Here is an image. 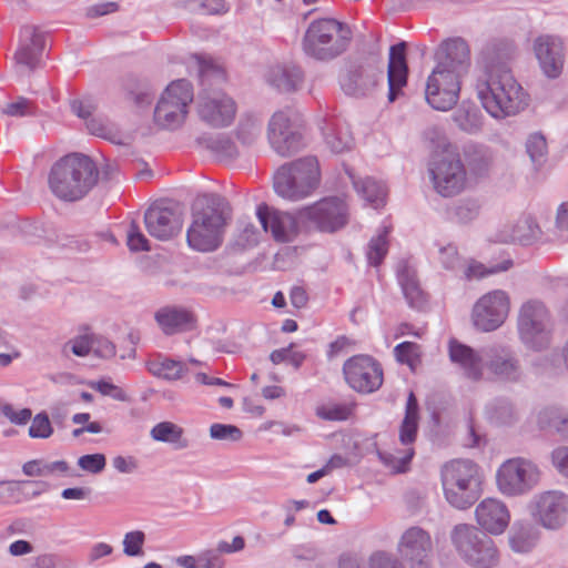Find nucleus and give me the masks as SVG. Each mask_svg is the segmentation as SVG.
I'll list each match as a JSON object with an SVG mask.
<instances>
[{"mask_svg":"<svg viewBox=\"0 0 568 568\" xmlns=\"http://www.w3.org/2000/svg\"><path fill=\"white\" fill-rule=\"evenodd\" d=\"M513 53L510 44L490 42L476 58L473 87L483 108L495 119L516 115L529 103L528 93L511 72Z\"/></svg>","mask_w":568,"mask_h":568,"instance_id":"f257e3e1","label":"nucleus"},{"mask_svg":"<svg viewBox=\"0 0 568 568\" xmlns=\"http://www.w3.org/2000/svg\"><path fill=\"white\" fill-rule=\"evenodd\" d=\"M196 62L200 84L203 87L196 100L199 119L212 128L231 125L237 112L236 103L232 97L213 89L225 81L224 70L201 57H196Z\"/></svg>","mask_w":568,"mask_h":568,"instance_id":"f03ea898","label":"nucleus"},{"mask_svg":"<svg viewBox=\"0 0 568 568\" xmlns=\"http://www.w3.org/2000/svg\"><path fill=\"white\" fill-rule=\"evenodd\" d=\"M99 171L93 160L82 153H70L58 160L49 173V187L60 200L75 202L97 184Z\"/></svg>","mask_w":568,"mask_h":568,"instance_id":"7ed1b4c3","label":"nucleus"},{"mask_svg":"<svg viewBox=\"0 0 568 568\" xmlns=\"http://www.w3.org/2000/svg\"><path fill=\"white\" fill-rule=\"evenodd\" d=\"M231 217L229 202L219 194H205L195 201L193 221L186 232L187 244L201 252L215 250Z\"/></svg>","mask_w":568,"mask_h":568,"instance_id":"20e7f679","label":"nucleus"},{"mask_svg":"<svg viewBox=\"0 0 568 568\" xmlns=\"http://www.w3.org/2000/svg\"><path fill=\"white\" fill-rule=\"evenodd\" d=\"M352 41L348 24L333 18L312 21L303 38V51L317 61H331L342 55Z\"/></svg>","mask_w":568,"mask_h":568,"instance_id":"39448f33","label":"nucleus"},{"mask_svg":"<svg viewBox=\"0 0 568 568\" xmlns=\"http://www.w3.org/2000/svg\"><path fill=\"white\" fill-rule=\"evenodd\" d=\"M442 486L448 504L458 509L470 507L479 497V467L469 459H456L442 467Z\"/></svg>","mask_w":568,"mask_h":568,"instance_id":"423d86ee","label":"nucleus"},{"mask_svg":"<svg viewBox=\"0 0 568 568\" xmlns=\"http://www.w3.org/2000/svg\"><path fill=\"white\" fill-rule=\"evenodd\" d=\"M383 78L381 49L375 42L367 54L347 62L339 75V85L345 94L362 98L372 94Z\"/></svg>","mask_w":568,"mask_h":568,"instance_id":"0eeeda50","label":"nucleus"},{"mask_svg":"<svg viewBox=\"0 0 568 568\" xmlns=\"http://www.w3.org/2000/svg\"><path fill=\"white\" fill-rule=\"evenodd\" d=\"M320 180L317 159L305 156L278 169L274 176V189L280 196L298 201L311 195L318 186Z\"/></svg>","mask_w":568,"mask_h":568,"instance_id":"6e6552de","label":"nucleus"},{"mask_svg":"<svg viewBox=\"0 0 568 568\" xmlns=\"http://www.w3.org/2000/svg\"><path fill=\"white\" fill-rule=\"evenodd\" d=\"M517 329L521 343L527 348L539 352L550 346L554 321L542 301L531 298L521 304L517 317Z\"/></svg>","mask_w":568,"mask_h":568,"instance_id":"1a4fd4ad","label":"nucleus"},{"mask_svg":"<svg viewBox=\"0 0 568 568\" xmlns=\"http://www.w3.org/2000/svg\"><path fill=\"white\" fill-rule=\"evenodd\" d=\"M439 145L443 151L433 155L428 169L433 186L444 197L458 195L467 185L466 168L444 136L440 138Z\"/></svg>","mask_w":568,"mask_h":568,"instance_id":"9d476101","label":"nucleus"},{"mask_svg":"<svg viewBox=\"0 0 568 568\" xmlns=\"http://www.w3.org/2000/svg\"><path fill=\"white\" fill-rule=\"evenodd\" d=\"M452 542L468 565L476 568H491L498 562L495 542L475 526L459 524L450 532Z\"/></svg>","mask_w":568,"mask_h":568,"instance_id":"9b49d317","label":"nucleus"},{"mask_svg":"<svg viewBox=\"0 0 568 568\" xmlns=\"http://www.w3.org/2000/svg\"><path fill=\"white\" fill-rule=\"evenodd\" d=\"M418 403L414 393L410 392L406 402L405 416L399 427V443L403 448L378 449L379 460L392 473H405L415 454L413 444L418 433Z\"/></svg>","mask_w":568,"mask_h":568,"instance_id":"f8f14e48","label":"nucleus"},{"mask_svg":"<svg viewBox=\"0 0 568 568\" xmlns=\"http://www.w3.org/2000/svg\"><path fill=\"white\" fill-rule=\"evenodd\" d=\"M418 403L414 393L410 392L406 402L405 416L399 427V443L403 448L378 449L379 460L392 473H405L415 454L413 444L418 433Z\"/></svg>","mask_w":568,"mask_h":568,"instance_id":"ddd939ff","label":"nucleus"},{"mask_svg":"<svg viewBox=\"0 0 568 568\" xmlns=\"http://www.w3.org/2000/svg\"><path fill=\"white\" fill-rule=\"evenodd\" d=\"M541 470L531 459L514 457L505 460L496 474L498 490L508 497L529 494L540 483Z\"/></svg>","mask_w":568,"mask_h":568,"instance_id":"4468645a","label":"nucleus"},{"mask_svg":"<svg viewBox=\"0 0 568 568\" xmlns=\"http://www.w3.org/2000/svg\"><path fill=\"white\" fill-rule=\"evenodd\" d=\"M193 99V88L187 80L181 79L171 82L156 103L154 110L156 124L169 130L181 126L186 119L189 105Z\"/></svg>","mask_w":568,"mask_h":568,"instance_id":"2eb2a0df","label":"nucleus"},{"mask_svg":"<svg viewBox=\"0 0 568 568\" xmlns=\"http://www.w3.org/2000/svg\"><path fill=\"white\" fill-rule=\"evenodd\" d=\"M302 114L292 108L273 113L266 131L271 148L281 156L297 152L302 142Z\"/></svg>","mask_w":568,"mask_h":568,"instance_id":"dca6fc26","label":"nucleus"},{"mask_svg":"<svg viewBox=\"0 0 568 568\" xmlns=\"http://www.w3.org/2000/svg\"><path fill=\"white\" fill-rule=\"evenodd\" d=\"M396 551L408 568H432L434 541L428 530L420 526H409L399 536Z\"/></svg>","mask_w":568,"mask_h":568,"instance_id":"f3484780","label":"nucleus"},{"mask_svg":"<svg viewBox=\"0 0 568 568\" xmlns=\"http://www.w3.org/2000/svg\"><path fill=\"white\" fill-rule=\"evenodd\" d=\"M534 520L549 530H557L568 521V495L560 490L536 494L529 503Z\"/></svg>","mask_w":568,"mask_h":568,"instance_id":"a211bd4d","label":"nucleus"},{"mask_svg":"<svg viewBox=\"0 0 568 568\" xmlns=\"http://www.w3.org/2000/svg\"><path fill=\"white\" fill-rule=\"evenodd\" d=\"M462 77L435 67L427 78L425 99L435 110L448 111L459 99Z\"/></svg>","mask_w":568,"mask_h":568,"instance_id":"6ab92c4d","label":"nucleus"},{"mask_svg":"<svg viewBox=\"0 0 568 568\" xmlns=\"http://www.w3.org/2000/svg\"><path fill=\"white\" fill-rule=\"evenodd\" d=\"M509 313V297L501 290L483 295L474 305L471 320L474 326L481 332L497 329Z\"/></svg>","mask_w":568,"mask_h":568,"instance_id":"aec40b11","label":"nucleus"},{"mask_svg":"<svg viewBox=\"0 0 568 568\" xmlns=\"http://www.w3.org/2000/svg\"><path fill=\"white\" fill-rule=\"evenodd\" d=\"M301 220L312 222L323 232H335L348 222V207L338 197H327L298 211Z\"/></svg>","mask_w":568,"mask_h":568,"instance_id":"412c9836","label":"nucleus"},{"mask_svg":"<svg viewBox=\"0 0 568 568\" xmlns=\"http://www.w3.org/2000/svg\"><path fill=\"white\" fill-rule=\"evenodd\" d=\"M343 372L347 384L358 393H373L383 384L381 365L367 355H357L347 359Z\"/></svg>","mask_w":568,"mask_h":568,"instance_id":"4be33fe9","label":"nucleus"},{"mask_svg":"<svg viewBox=\"0 0 568 568\" xmlns=\"http://www.w3.org/2000/svg\"><path fill=\"white\" fill-rule=\"evenodd\" d=\"M532 49L542 74L548 79L559 78L566 62L562 40L556 36H539L534 40Z\"/></svg>","mask_w":568,"mask_h":568,"instance_id":"5701e85b","label":"nucleus"},{"mask_svg":"<svg viewBox=\"0 0 568 568\" xmlns=\"http://www.w3.org/2000/svg\"><path fill=\"white\" fill-rule=\"evenodd\" d=\"M255 219L263 232L271 231L277 242H291L298 233L300 214L294 216L287 212L271 211L267 205L260 204L256 209Z\"/></svg>","mask_w":568,"mask_h":568,"instance_id":"b1692460","label":"nucleus"},{"mask_svg":"<svg viewBox=\"0 0 568 568\" xmlns=\"http://www.w3.org/2000/svg\"><path fill=\"white\" fill-rule=\"evenodd\" d=\"M435 62V67L463 78L470 69V48L463 38L447 39L436 50Z\"/></svg>","mask_w":568,"mask_h":568,"instance_id":"393cba45","label":"nucleus"},{"mask_svg":"<svg viewBox=\"0 0 568 568\" xmlns=\"http://www.w3.org/2000/svg\"><path fill=\"white\" fill-rule=\"evenodd\" d=\"M144 224L151 236L168 241L181 231L183 220L179 211L154 204L145 211Z\"/></svg>","mask_w":568,"mask_h":568,"instance_id":"a878e982","label":"nucleus"},{"mask_svg":"<svg viewBox=\"0 0 568 568\" xmlns=\"http://www.w3.org/2000/svg\"><path fill=\"white\" fill-rule=\"evenodd\" d=\"M484 367L499 381L518 382L523 369L515 354L503 346L494 345L483 348Z\"/></svg>","mask_w":568,"mask_h":568,"instance_id":"bb28decb","label":"nucleus"},{"mask_svg":"<svg viewBox=\"0 0 568 568\" xmlns=\"http://www.w3.org/2000/svg\"><path fill=\"white\" fill-rule=\"evenodd\" d=\"M477 524L493 535L503 534L509 525L510 514L501 500L497 498L483 499L475 509Z\"/></svg>","mask_w":568,"mask_h":568,"instance_id":"cd10ccee","label":"nucleus"},{"mask_svg":"<svg viewBox=\"0 0 568 568\" xmlns=\"http://www.w3.org/2000/svg\"><path fill=\"white\" fill-rule=\"evenodd\" d=\"M264 77L271 87L284 93L300 90L305 79L302 68L293 61H280L271 64Z\"/></svg>","mask_w":568,"mask_h":568,"instance_id":"c85d7f7f","label":"nucleus"},{"mask_svg":"<svg viewBox=\"0 0 568 568\" xmlns=\"http://www.w3.org/2000/svg\"><path fill=\"white\" fill-rule=\"evenodd\" d=\"M448 354L450 361L458 365L465 377L471 381H479L483 378L485 361L483 349L480 352H476L457 339H450L448 344Z\"/></svg>","mask_w":568,"mask_h":568,"instance_id":"c756f323","label":"nucleus"},{"mask_svg":"<svg viewBox=\"0 0 568 568\" xmlns=\"http://www.w3.org/2000/svg\"><path fill=\"white\" fill-rule=\"evenodd\" d=\"M20 36V47L14 54L16 62L18 65L32 71L37 68L40 53L43 50V36L32 26L23 27Z\"/></svg>","mask_w":568,"mask_h":568,"instance_id":"7c9ffc66","label":"nucleus"},{"mask_svg":"<svg viewBox=\"0 0 568 568\" xmlns=\"http://www.w3.org/2000/svg\"><path fill=\"white\" fill-rule=\"evenodd\" d=\"M154 320L166 335L191 331L196 323L191 311L179 306L161 307L155 312Z\"/></svg>","mask_w":568,"mask_h":568,"instance_id":"2f4dec72","label":"nucleus"},{"mask_svg":"<svg viewBox=\"0 0 568 568\" xmlns=\"http://www.w3.org/2000/svg\"><path fill=\"white\" fill-rule=\"evenodd\" d=\"M407 73L405 42L392 45L387 67L388 100L390 102L395 101L400 90L406 85Z\"/></svg>","mask_w":568,"mask_h":568,"instance_id":"473e14b6","label":"nucleus"},{"mask_svg":"<svg viewBox=\"0 0 568 568\" xmlns=\"http://www.w3.org/2000/svg\"><path fill=\"white\" fill-rule=\"evenodd\" d=\"M540 235V229L530 216H523L514 223L505 224L496 234L495 241L500 243L530 244Z\"/></svg>","mask_w":568,"mask_h":568,"instance_id":"72a5a7b5","label":"nucleus"},{"mask_svg":"<svg viewBox=\"0 0 568 568\" xmlns=\"http://www.w3.org/2000/svg\"><path fill=\"white\" fill-rule=\"evenodd\" d=\"M397 277L408 304L412 307H420L424 303V296L416 271L406 262H402L398 264Z\"/></svg>","mask_w":568,"mask_h":568,"instance_id":"f704fd0d","label":"nucleus"},{"mask_svg":"<svg viewBox=\"0 0 568 568\" xmlns=\"http://www.w3.org/2000/svg\"><path fill=\"white\" fill-rule=\"evenodd\" d=\"M199 143L220 161H229L239 156L235 143L226 134H214L199 139Z\"/></svg>","mask_w":568,"mask_h":568,"instance_id":"c9c22d12","label":"nucleus"},{"mask_svg":"<svg viewBox=\"0 0 568 568\" xmlns=\"http://www.w3.org/2000/svg\"><path fill=\"white\" fill-rule=\"evenodd\" d=\"M183 435L184 429L172 422L158 423L150 430V436L153 440L174 445L179 449H184L189 446V440Z\"/></svg>","mask_w":568,"mask_h":568,"instance_id":"e433bc0d","label":"nucleus"},{"mask_svg":"<svg viewBox=\"0 0 568 568\" xmlns=\"http://www.w3.org/2000/svg\"><path fill=\"white\" fill-rule=\"evenodd\" d=\"M69 469V464L65 460L31 459L22 465V473L28 477L67 475Z\"/></svg>","mask_w":568,"mask_h":568,"instance_id":"4c0bfd02","label":"nucleus"},{"mask_svg":"<svg viewBox=\"0 0 568 568\" xmlns=\"http://www.w3.org/2000/svg\"><path fill=\"white\" fill-rule=\"evenodd\" d=\"M324 143L334 154L349 151L353 145L352 135L339 125L327 122L323 128Z\"/></svg>","mask_w":568,"mask_h":568,"instance_id":"58836bf2","label":"nucleus"},{"mask_svg":"<svg viewBox=\"0 0 568 568\" xmlns=\"http://www.w3.org/2000/svg\"><path fill=\"white\" fill-rule=\"evenodd\" d=\"M535 420L539 429L564 433L568 418L557 406H544L535 413Z\"/></svg>","mask_w":568,"mask_h":568,"instance_id":"ea45409f","label":"nucleus"},{"mask_svg":"<svg viewBox=\"0 0 568 568\" xmlns=\"http://www.w3.org/2000/svg\"><path fill=\"white\" fill-rule=\"evenodd\" d=\"M347 173L353 181L354 187L365 201L371 203L374 207H378L384 204L386 189L381 182L372 178H365L357 181L352 173Z\"/></svg>","mask_w":568,"mask_h":568,"instance_id":"a19ab883","label":"nucleus"},{"mask_svg":"<svg viewBox=\"0 0 568 568\" xmlns=\"http://www.w3.org/2000/svg\"><path fill=\"white\" fill-rule=\"evenodd\" d=\"M263 230L247 217L240 219L236 225L234 243L241 248L253 247L258 244Z\"/></svg>","mask_w":568,"mask_h":568,"instance_id":"79ce46f5","label":"nucleus"},{"mask_svg":"<svg viewBox=\"0 0 568 568\" xmlns=\"http://www.w3.org/2000/svg\"><path fill=\"white\" fill-rule=\"evenodd\" d=\"M455 124L467 133H476L481 128V115L479 110L473 105L462 104L453 114Z\"/></svg>","mask_w":568,"mask_h":568,"instance_id":"37998d69","label":"nucleus"},{"mask_svg":"<svg viewBox=\"0 0 568 568\" xmlns=\"http://www.w3.org/2000/svg\"><path fill=\"white\" fill-rule=\"evenodd\" d=\"M262 131V121L253 114H244L236 126V138L243 145H252Z\"/></svg>","mask_w":568,"mask_h":568,"instance_id":"c03bdc74","label":"nucleus"},{"mask_svg":"<svg viewBox=\"0 0 568 568\" xmlns=\"http://www.w3.org/2000/svg\"><path fill=\"white\" fill-rule=\"evenodd\" d=\"M511 266V260H504L501 263L494 265H485L475 260H469L466 266L464 267V277L468 281L479 280L491 274L505 272L509 270Z\"/></svg>","mask_w":568,"mask_h":568,"instance_id":"a18cd8bd","label":"nucleus"},{"mask_svg":"<svg viewBox=\"0 0 568 568\" xmlns=\"http://www.w3.org/2000/svg\"><path fill=\"white\" fill-rule=\"evenodd\" d=\"M389 230L384 227L383 231L374 236L369 243L367 248V260L371 265L378 266L384 260L385 255L388 252V242L387 234Z\"/></svg>","mask_w":568,"mask_h":568,"instance_id":"49530a36","label":"nucleus"},{"mask_svg":"<svg viewBox=\"0 0 568 568\" xmlns=\"http://www.w3.org/2000/svg\"><path fill=\"white\" fill-rule=\"evenodd\" d=\"M353 405L351 404H326L316 408V415L324 420L342 422L352 416Z\"/></svg>","mask_w":568,"mask_h":568,"instance_id":"de8ad7c7","label":"nucleus"},{"mask_svg":"<svg viewBox=\"0 0 568 568\" xmlns=\"http://www.w3.org/2000/svg\"><path fill=\"white\" fill-rule=\"evenodd\" d=\"M509 545L516 552H528L536 545V538L528 528L515 527L509 535Z\"/></svg>","mask_w":568,"mask_h":568,"instance_id":"09e8293b","label":"nucleus"},{"mask_svg":"<svg viewBox=\"0 0 568 568\" xmlns=\"http://www.w3.org/2000/svg\"><path fill=\"white\" fill-rule=\"evenodd\" d=\"M85 124L91 134L115 142L118 130L108 119L92 115Z\"/></svg>","mask_w":568,"mask_h":568,"instance_id":"8fccbe9b","label":"nucleus"},{"mask_svg":"<svg viewBox=\"0 0 568 568\" xmlns=\"http://www.w3.org/2000/svg\"><path fill=\"white\" fill-rule=\"evenodd\" d=\"M526 150L531 160L536 165H541L547 155V142L544 135L534 133L529 135L526 142Z\"/></svg>","mask_w":568,"mask_h":568,"instance_id":"3c124183","label":"nucleus"},{"mask_svg":"<svg viewBox=\"0 0 568 568\" xmlns=\"http://www.w3.org/2000/svg\"><path fill=\"white\" fill-rule=\"evenodd\" d=\"M145 534L142 530H132L123 537V552L129 557H139L143 555Z\"/></svg>","mask_w":568,"mask_h":568,"instance_id":"603ef678","label":"nucleus"},{"mask_svg":"<svg viewBox=\"0 0 568 568\" xmlns=\"http://www.w3.org/2000/svg\"><path fill=\"white\" fill-rule=\"evenodd\" d=\"M40 483L32 480H0V504H9L13 500L18 501L17 496L20 494L21 486H38Z\"/></svg>","mask_w":568,"mask_h":568,"instance_id":"864d4df0","label":"nucleus"},{"mask_svg":"<svg viewBox=\"0 0 568 568\" xmlns=\"http://www.w3.org/2000/svg\"><path fill=\"white\" fill-rule=\"evenodd\" d=\"M480 205L476 200H463L454 209V216L458 223H469L479 215Z\"/></svg>","mask_w":568,"mask_h":568,"instance_id":"5fc2aeb1","label":"nucleus"},{"mask_svg":"<svg viewBox=\"0 0 568 568\" xmlns=\"http://www.w3.org/2000/svg\"><path fill=\"white\" fill-rule=\"evenodd\" d=\"M185 372L184 365L173 359H165L161 362L155 369H152L154 375L169 381L181 378Z\"/></svg>","mask_w":568,"mask_h":568,"instance_id":"6e6d98bb","label":"nucleus"},{"mask_svg":"<svg viewBox=\"0 0 568 568\" xmlns=\"http://www.w3.org/2000/svg\"><path fill=\"white\" fill-rule=\"evenodd\" d=\"M53 434V428L47 413H39L32 418L29 427L31 438H49Z\"/></svg>","mask_w":568,"mask_h":568,"instance_id":"4d7b16f0","label":"nucleus"},{"mask_svg":"<svg viewBox=\"0 0 568 568\" xmlns=\"http://www.w3.org/2000/svg\"><path fill=\"white\" fill-rule=\"evenodd\" d=\"M126 244L130 251L140 252V251H150V242L146 236L141 232L136 222L132 221L130 223L128 233H126Z\"/></svg>","mask_w":568,"mask_h":568,"instance_id":"13d9d810","label":"nucleus"},{"mask_svg":"<svg viewBox=\"0 0 568 568\" xmlns=\"http://www.w3.org/2000/svg\"><path fill=\"white\" fill-rule=\"evenodd\" d=\"M210 436L216 440L239 442L242 439L243 433L234 425L213 424L210 427Z\"/></svg>","mask_w":568,"mask_h":568,"instance_id":"bf43d9fd","label":"nucleus"},{"mask_svg":"<svg viewBox=\"0 0 568 568\" xmlns=\"http://www.w3.org/2000/svg\"><path fill=\"white\" fill-rule=\"evenodd\" d=\"M420 347L413 342H403L395 346L394 354L398 362L413 366L418 359Z\"/></svg>","mask_w":568,"mask_h":568,"instance_id":"052dcab7","label":"nucleus"},{"mask_svg":"<svg viewBox=\"0 0 568 568\" xmlns=\"http://www.w3.org/2000/svg\"><path fill=\"white\" fill-rule=\"evenodd\" d=\"M439 262L445 270L457 271L463 267V260L457 247L448 244L439 250Z\"/></svg>","mask_w":568,"mask_h":568,"instance_id":"680f3d73","label":"nucleus"},{"mask_svg":"<svg viewBox=\"0 0 568 568\" xmlns=\"http://www.w3.org/2000/svg\"><path fill=\"white\" fill-rule=\"evenodd\" d=\"M89 387L92 389L99 392L103 396H110L113 399L120 400V402H126L128 395L119 386L106 382V381H93L90 382Z\"/></svg>","mask_w":568,"mask_h":568,"instance_id":"e2e57ef3","label":"nucleus"},{"mask_svg":"<svg viewBox=\"0 0 568 568\" xmlns=\"http://www.w3.org/2000/svg\"><path fill=\"white\" fill-rule=\"evenodd\" d=\"M190 4L191 10L205 14H220L227 10L224 0H193Z\"/></svg>","mask_w":568,"mask_h":568,"instance_id":"0e129e2a","label":"nucleus"},{"mask_svg":"<svg viewBox=\"0 0 568 568\" xmlns=\"http://www.w3.org/2000/svg\"><path fill=\"white\" fill-rule=\"evenodd\" d=\"M106 460L103 454L83 455L78 459L79 467L91 474H99L105 467Z\"/></svg>","mask_w":568,"mask_h":568,"instance_id":"69168bd1","label":"nucleus"},{"mask_svg":"<svg viewBox=\"0 0 568 568\" xmlns=\"http://www.w3.org/2000/svg\"><path fill=\"white\" fill-rule=\"evenodd\" d=\"M0 412L4 417H7L12 424L16 425H24L27 424L31 417L32 412L30 408H22L17 410L13 405L4 404L0 407Z\"/></svg>","mask_w":568,"mask_h":568,"instance_id":"338daca9","label":"nucleus"},{"mask_svg":"<svg viewBox=\"0 0 568 568\" xmlns=\"http://www.w3.org/2000/svg\"><path fill=\"white\" fill-rule=\"evenodd\" d=\"M371 568H405L404 562L385 551L375 552L371 557Z\"/></svg>","mask_w":568,"mask_h":568,"instance_id":"774afa93","label":"nucleus"}]
</instances>
